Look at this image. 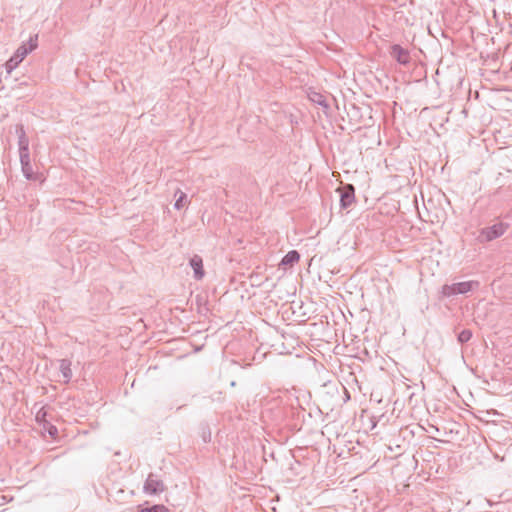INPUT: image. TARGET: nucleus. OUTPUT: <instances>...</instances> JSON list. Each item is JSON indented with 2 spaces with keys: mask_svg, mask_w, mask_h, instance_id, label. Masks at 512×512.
Masks as SVG:
<instances>
[{
  "mask_svg": "<svg viewBox=\"0 0 512 512\" xmlns=\"http://www.w3.org/2000/svg\"><path fill=\"white\" fill-rule=\"evenodd\" d=\"M37 47V36L30 38L28 46L26 44L21 45L14 55L6 62L7 72L14 70L24 58Z\"/></svg>",
  "mask_w": 512,
  "mask_h": 512,
  "instance_id": "obj_1",
  "label": "nucleus"
},
{
  "mask_svg": "<svg viewBox=\"0 0 512 512\" xmlns=\"http://www.w3.org/2000/svg\"><path fill=\"white\" fill-rule=\"evenodd\" d=\"M508 229V224L498 222L492 226L482 228L479 232L477 240L480 243L490 242L501 237Z\"/></svg>",
  "mask_w": 512,
  "mask_h": 512,
  "instance_id": "obj_2",
  "label": "nucleus"
},
{
  "mask_svg": "<svg viewBox=\"0 0 512 512\" xmlns=\"http://www.w3.org/2000/svg\"><path fill=\"white\" fill-rule=\"evenodd\" d=\"M477 281H465L453 284H445L442 287L441 293L444 297H451L458 294H466L472 291L475 287H478Z\"/></svg>",
  "mask_w": 512,
  "mask_h": 512,
  "instance_id": "obj_3",
  "label": "nucleus"
},
{
  "mask_svg": "<svg viewBox=\"0 0 512 512\" xmlns=\"http://www.w3.org/2000/svg\"><path fill=\"white\" fill-rule=\"evenodd\" d=\"M165 490L164 483L157 475L150 473L144 483V492L149 495H157Z\"/></svg>",
  "mask_w": 512,
  "mask_h": 512,
  "instance_id": "obj_4",
  "label": "nucleus"
},
{
  "mask_svg": "<svg viewBox=\"0 0 512 512\" xmlns=\"http://www.w3.org/2000/svg\"><path fill=\"white\" fill-rule=\"evenodd\" d=\"M340 205L342 208H348L355 200V188L351 184L343 186L340 190Z\"/></svg>",
  "mask_w": 512,
  "mask_h": 512,
  "instance_id": "obj_5",
  "label": "nucleus"
},
{
  "mask_svg": "<svg viewBox=\"0 0 512 512\" xmlns=\"http://www.w3.org/2000/svg\"><path fill=\"white\" fill-rule=\"evenodd\" d=\"M390 54L399 64L407 65L410 62L408 50L398 44L391 46Z\"/></svg>",
  "mask_w": 512,
  "mask_h": 512,
  "instance_id": "obj_6",
  "label": "nucleus"
},
{
  "mask_svg": "<svg viewBox=\"0 0 512 512\" xmlns=\"http://www.w3.org/2000/svg\"><path fill=\"white\" fill-rule=\"evenodd\" d=\"M190 266L194 271V278L200 280L204 276L203 260L199 255H194L190 259Z\"/></svg>",
  "mask_w": 512,
  "mask_h": 512,
  "instance_id": "obj_7",
  "label": "nucleus"
},
{
  "mask_svg": "<svg viewBox=\"0 0 512 512\" xmlns=\"http://www.w3.org/2000/svg\"><path fill=\"white\" fill-rule=\"evenodd\" d=\"M59 369L63 376L64 382L68 383L72 378L71 361L68 359L60 360Z\"/></svg>",
  "mask_w": 512,
  "mask_h": 512,
  "instance_id": "obj_8",
  "label": "nucleus"
},
{
  "mask_svg": "<svg viewBox=\"0 0 512 512\" xmlns=\"http://www.w3.org/2000/svg\"><path fill=\"white\" fill-rule=\"evenodd\" d=\"M16 133L18 135L19 150H25V149L29 148V140L26 136L23 125L16 126Z\"/></svg>",
  "mask_w": 512,
  "mask_h": 512,
  "instance_id": "obj_9",
  "label": "nucleus"
},
{
  "mask_svg": "<svg viewBox=\"0 0 512 512\" xmlns=\"http://www.w3.org/2000/svg\"><path fill=\"white\" fill-rule=\"evenodd\" d=\"M300 259V255L298 251L291 250L289 251L281 260L280 266H292L297 263Z\"/></svg>",
  "mask_w": 512,
  "mask_h": 512,
  "instance_id": "obj_10",
  "label": "nucleus"
},
{
  "mask_svg": "<svg viewBox=\"0 0 512 512\" xmlns=\"http://www.w3.org/2000/svg\"><path fill=\"white\" fill-rule=\"evenodd\" d=\"M35 419L39 425H41L43 428H46V424H49V421L47 420V411L44 407H41L37 411Z\"/></svg>",
  "mask_w": 512,
  "mask_h": 512,
  "instance_id": "obj_11",
  "label": "nucleus"
},
{
  "mask_svg": "<svg viewBox=\"0 0 512 512\" xmlns=\"http://www.w3.org/2000/svg\"><path fill=\"white\" fill-rule=\"evenodd\" d=\"M472 337V332L469 329H464L458 334V341L461 344L468 342Z\"/></svg>",
  "mask_w": 512,
  "mask_h": 512,
  "instance_id": "obj_12",
  "label": "nucleus"
},
{
  "mask_svg": "<svg viewBox=\"0 0 512 512\" xmlns=\"http://www.w3.org/2000/svg\"><path fill=\"white\" fill-rule=\"evenodd\" d=\"M19 154H20L21 166L22 165H26L27 166V164H30L29 148H27L25 150H19Z\"/></svg>",
  "mask_w": 512,
  "mask_h": 512,
  "instance_id": "obj_13",
  "label": "nucleus"
},
{
  "mask_svg": "<svg viewBox=\"0 0 512 512\" xmlns=\"http://www.w3.org/2000/svg\"><path fill=\"white\" fill-rule=\"evenodd\" d=\"M140 512H170L164 505H154L152 507L143 508Z\"/></svg>",
  "mask_w": 512,
  "mask_h": 512,
  "instance_id": "obj_14",
  "label": "nucleus"
},
{
  "mask_svg": "<svg viewBox=\"0 0 512 512\" xmlns=\"http://www.w3.org/2000/svg\"><path fill=\"white\" fill-rule=\"evenodd\" d=\"M21 168H22V172H23L24 176L26 177V179H28V180L34 179V173H33V168H32L31 163L27 164V166L22 165Z\"/></svg>",
  "mask_w": 512,
  "mask_h": 512,
  "instance_id": "obj_15",
  "label": "nucleus"
},
{
  "mask_svg": "<svg viewBox=\"0 0 512 512\" xmlns=\"http://www.w3.org/2000/svg\"><path fill=\"white\" fill-rule=\"evenodd\" d=\"M178 193H179V197L176 199L174 207L179 210L184 206L183 202L187 198V196L184 192H182L180 190H178L175 195H177Z\"/></svg>",
  "mask_w": 512,
  "mask_h": 512,
  "instance_id": "obj_16",
  "label": "nucleus"
},
{
  "mask_svg": "<svg viewBox=\"0 0 512 512\" xmlns=\"http://www.w3.org/2000/svg\"><path fill=\"white\" fill-rule=\"evenodd\" d=\"M314 102H316L318 105L327 107L328 104L326 102V99L321 94L315 93L314 97L311 98Z\"/></svg>",
  "mask_w": 512,
  "mask_h": 512,
  "instance_id": "obj_17",
  "label": "nucleus"
},
{
  "mask_svg": "<svg viewBox=\"0 0 512 512\" xmlns=\"http://www.w3.org/2000/svg\"><path fill=\"white\" fill-rule=\"evenodd\" d=\"M45 431H47V433L51 436V437H56L58 435V429L56 426H54L53 424H51L49 422V424H46V428H43Z\"/></svg>",
  "mask_w": 512,
  "mask_h": 512,
  "instance_id": "obj_18",
  "label": "nucleus"
}]
</instances>
